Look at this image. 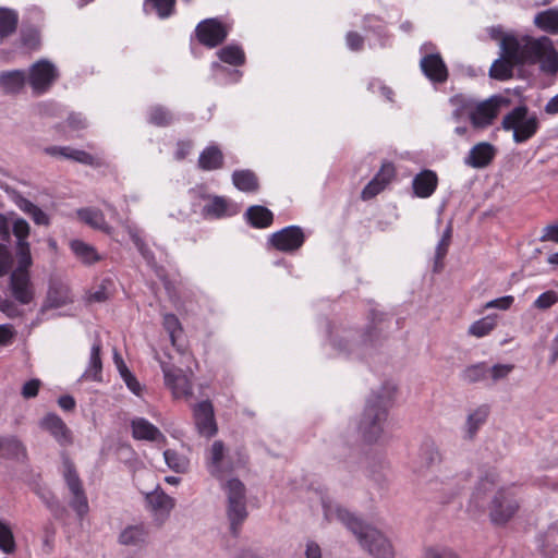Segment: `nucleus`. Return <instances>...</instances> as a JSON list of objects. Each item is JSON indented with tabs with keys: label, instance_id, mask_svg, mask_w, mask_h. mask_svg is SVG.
<instances>
[{
	"label": "nucleus",
	"instance_id": "nucleus-1",
	"mask_svg": "<svg viewBox=\"0 0 558 558\" xmlns=\"http://www.w3.org/2000/svg\"><path fill=\"white\" fill-rule=\"evenodd\" d=\"M500 58L494 61L489 75L499 81L512 77L513 66L539 62L544 71H558V52L547 36L506 35L500 43Z\"/></svg>",
	"mask_w": 558,
	"mask_h": 558
},
{
	"label": "nucleus",
	"instance_id": "nucleus-2",
	"mask_svg": "<svg viewBox=\"0 0 558 558\" xmlns=\"http://www.w3.org/2000/svg\"><path fill=\"white\" fill-rule=\"evenodd\" d=\"M322 505L326 520H338L343 523L355 535L362 548L371 556L374 558H395L393 546L381 531L364 524L329 497H323Z\"/></svg>",
	"mask_w": 558,
	"mask_h": 558
},
{
	"label": "nucleus",
	"instance_id": "nucleus-3",
	"mask_svg": "<svg viewBox=\"0 0 558 558\" xmlns=\"http://www.w3.org/2000/svg\"><path fill=\"white\" fill-rule=\"evenodd\" d=\"M495 485V476L486 475L482 477L470 499V508L482 511L487 505L492 523L505 525L519 511L520 501L517 493L511 487H502L493 494Z\"/></svg>",
	"mask_w": 558,
	"mask_h": 558
},
{
	"label": "nucleus",
	"instance_id": "nucleus-4",
	"mask_svg": "<svg viewBox=\"0 0 558 558\" xmlns=\"http://www.w3.org/2000/svg\"><path fill=\"white\" fill-rule=\"evenodd\" d=\"M453 107L452 118L458 122L468 116L475 130H485L494 124L500 111L508 107L510 100L500 95H494L485 100H476L464 94H458L449 99Z\"/></svg>",
	"mask_w": 558,
	"mask_h": 558
},
{
	"label": "nucleus",
	"instance_id": "nucleus-5",
	"mask_svg": "<svg viewBox=\"0 0 558 558\" xmlns=\"http://www.w3.org/2000/svg\"><path fill=\"white\" fill-rule=\"evenodd\" d=\"M388 404L389 397L381 393H373L367 400L359 424V430L366 441H376L383 434Z\"/></svg>",
	"mask_w": 558,
	"mask_h": 558
},
{
	"label": "nucleus",
	"instance_id": "nucleus-6",
	"mask_svg": "<svg viewBox=\"0 0 558 558\" xmlns=\"http://www.w3.org/2000/svg\"><path fill=\"white\" fill-rule=\"evenodd\" d=\"M61 474L70 494L69 506L83 520L89 512L88 498L73 461L65 454L62 456Z\"/></svg>",
	"mask_w": 558,
	"mask_h": 558
},
{
	"label": "nucleus",
	"instance_id": "nucleus-7",
	"mask_svg": "<svg viewBox=\"0 0 558 558\" xmlns=\"http://www.w3.org/2000/svg\"><path fill=\"white\" fill-rule=\"evenodd\" d=\"M223 489L228 498L227 514L230 521V530L236 536L240 526L247 517L245 487L238 478H231L223 485Z\"/></svg>",
	"mask_w": 558,
	"mask_h": 558
},
{
	"label": "nucleus",
	"instance_id": "nucleus-8",
	"mask_svg": "<svg viewBox=\"0 0 558 558\" xmlns=\"http://www.w3.org/2000/svg\"><path fill=\"white\" fill-rule=\"evenodd\" d=\"M501 126L505 131L513 132L515 143H524L536 133L538 120L534 114L529 116L525 106H519L504 117Z\"/></svg>",
	"mask_w": 558,
	"mask_h": 558
},
{
	"label": "nucleus",
	"instance_id": "nucleus-9",
	"mask_svg": "<svg viewBox=\"0 0 558 558\" xmlns=\"http://www.w3.org/2000/svg\"><path fill=\"white\" fill-rule=\"evenodd\" d=\"M445 469L442 466V454L439 450V447L433 439H425L420 447L418 456H417V466L415 471L424 476L428 477L429 472L437 471L439 474H435L433 477L428 478L429 481H441L449 478L448 474L445 473Z\"/></svg>",
	"mask_w": 558,
	"mask_h": 558
},
{
	"label": "nucleus",
	"instance_id": "nucleus-10",
	"mask_svg": "<svg viewBox=\"0 0 558 558\" xmlns=\"http://www.w3.org/2000/svg\"><path fill=\"white\" fill-rule=\"evenodd\" d=\"M59 77L57 66L47 59H40L28 71L27 81L35 95L47 93Z\"/></svg>",
	"mask_w": 558,
	"mask_h": 558
},
{
	"label": "nucleus",
	"instance_id": "nucleus-11",
	"mask_svg": "<svg viewBox=\"0 0 558 558\" xmlns=\"http://www.w3.org/2000/svg\"><path fill=\"white\" fill-rule=\"evenodd\" d=\"M166 386L172 391L174 398H191L193 396L192 381L182 369L167 363H161Z\"/></svg>",
	"mask_w": 558,
	"mask_h": 558
},
{
	"label": "nucleus",
	"instance_id": "nucleus-12",
	"mask_svg": "<svg viewBox=\"0 0 558 558\" xmlns=\"http://www.w3.org/2000/svg\"><path fill=\"white\" fill-rule=\"evenodd\" d=\"M228 35L227 27L216 19L201 22L196 27V36L201 44L214 48L220 45Z\"/></svg>",
	"mask_w": 558,
	"mask_h": 558
},
{
	"label": "nucleus",
	"instance_id": "nucleus-13",
	"mask_svg": "<svg viewBox=\"0 0 558 558\" xmlns=\"http://www.w3.org/2000/svg\"><path fill=\"white\" fill-rule=\"evenodd\" d=\"M269 241L279 251L293 252L303 245L304 233L300 227L290 226L275 232Z\"/></svg>",
	"mask_w": 558,
	"mask_h": 558
},
{
	"label": "nucleus",
	"instance_id": "nucleus-14",
	"mask_svg": "<svg viewBox=\"0 0 558 558\" xmlns=\"http://www.w3.org/2000/svg\"><path fill=\"white\" fill-rule=\"evenodd\" d=\"M193 417L199 435L213 437L217 433L214 408L209 401H202L193 407Z\"/></svg>",
	"mask_w": 558,
	"mask_h": 558
},
{
	"label": "nucleus",
	"instance_id": "nucleus-15",
	"mask_svg": "<svg viewBox=\"0 0 558 558\" xmlns=\"http://www.w3.org/2000/svg\"><path fill=\"white\" fill-rule=\"evenodd\" d=\"M203 198L208 201L203 207L204 217L221 219L240 213V207L223 196L203 195Z\"/></svg>",
	"mask_w": 558,
	"mask_h": 558
},
{
	"label": "nucleus",
	"instance_id": "nucleus-16",
	"mask_svg": "<svg viewBox=\"0 0 558 558\" xmlns=\"http://www.w3.org/2000/svg\"><path fill=\"white\" fill-rule=\"evenodd\" d=\"M10 289L13 298L21 304H29L34 300L35 291L29 272L12 271Z\"/></svg>",
	"mask_w": 558,
	"mask_h": 558
},
{
	"label": "nucleus",
	"instance_id": "nucleus-17",
	"mask_svg": "<svg viewBox=\"0 0 558 558\" xmlns=\"http://www.w3.org/2000/svg\"><path fill=\"white\" fill-rule=\"evenodd\" d=\"M118 542L126 547L143 548L149 542V529L145 523L126 525L119 534Z\"/></svg>",
	"mask_w": 558,
	"mask_h": 558
},
{
	"label": "nucleus",
	"instance_id": "nucleus-18",
	"mask_svg": "<svg viewBox=\"0 0 558 558\" xmlns=\"http://www.w3.org/2000/svg\"><path fill=\"white\" fill-rule=\"evenodd\" d=\"M222 441L216 440L208 453L207 469L215 477H222L225 473L232 471V463L226 458Z\"/></svg>",
	"mask_w": 558,
	"mask_h": 558
},
{
	"label": "nucleus",
	"instance_id": "nucleus-19",
	"mask_svg": "<svg viewBox=\"0 0 558 558\" xmlns=\"http://www.w3.org/2000/svg\"><path fill=\"white\" fill-rule=\"evenodd\" d=\"M425 76L434 83H444L448 78V69L439 53H429L420 61Z\"/></svg>",
	"mask_w": 558,
	"mask_h": 558
},
{
	"label": "nucleus",
	"instance_id": "nucleus-20",
	"mask_svg": "<svg viewBox=\"0 0 558 558\" xmlns=\"http://www.w3.org/2000/svg\"><path fill=\"white\" fill-rule=\"evenodd\" d=\"M496 156V148L487 142H481L474 145L468 156L464 158V163L475 169L487 167Z\"/></svg>",
	"mask_w": 558,
	"mask_h": 558
},
{
	"label": "nucleus",
	"instance_id": "nucleus-21",
	"mask_svg": "<svg viewBox=\"0 0 558 558\" xmlns=\"http://www.w3.org/2000/svg\"><path fill=\"white\" fill-rule=\"evenodd\" d=\"M41 428L49 432L53 438L61 445L66 446L72 442L70 429L65 423L56 414L46 415L40 422Z\"/></svg>",
	"mask_w": 558,
	"mask_h": 558
},
{
	"label": "nucleus",
	"instance_id": "nucleus-22",
	"mask_svg": "<svg viewBox=\"0 0 558 558\" xmlns=\"http://www.w3.org/2000/svg\"><path fill=\"white\" fill-rule=\"evenodd\" d=\"M146 501L155 515L166 519L175 506V500L161 489L146 495Z\"/></svg>",
	"mask_w": 558,
	"mask_h": 558
},
{
	"label": "nucleus",
	"instance_id": "nucleus-23",
	"mask_svg": "<svg viewBox=\"0 0 558 558\" xmlns=\"http://www.w3.org/2000/svg\"><path fill=\"white\" fill-rule=\"evenodd\" d=\"M0 457L25 462L27 450L16 436H0Z\"/></svg>",
	"mask_w": 558,
	"mask_h": 558
},
{
	"label": "nucleus",
	"instance_id": "nucleus-24",
	"mask_svg": "<svg viewBox=\"0 0 558 558\" xmlns=\"http://www.w3.org/2000/svg\"><path fill=\"white\" fill-rule=\"evenodd\" d=\"M438 183L437 175L432 170H423L415 175L412 182L414 194L417 197H429L436 190Z\"/></svg>",
	"mask_w": 558,
	"mask_h": 558
},
{
	"label": "nucleus",
	"instance_id": "nucleus-25",
	"mask_svg": "<svg viewBox=\"0 0 558 558\" xmlns=\"http://www.w3.org/2000/svg\"><path fill=\"white\" fill-rule=\"evenodd\" d=\"M27 81V75L22 70H12L0 73V87L5 94L20 93Z\"/></svg>",
	"mask_w": 558,
	"mask_h": 558
},
{
	"label": "nucleus",
	"instance_id": "nucleus-26",
	"mask_svg": "<svg viewBox=\"0 0 558 558\" xmlns=\"http://www.w3.org/2000/svg\"><path fill=\"white\" fill-rule=\"evenodd\" d=\"M72 302V294L66 284L62 282H51L47 299L46 307L58 308Z\"/></svg>",
	"mask_w": 558,
	"mask_h": 558
},
{
	"label": "nucleus",
	"instance_id": "nucleus-27",
	"mask_svg": "<svg viewBox=\"0 0 558 558\" xmlns=\"http://www.w3.org/2000/svg\"><path fill=\"white\" fill-rule=\"evenodd\" d=\"M131 426L132 435L135 439L156 441L158 439L165 438L161 432L155 425L143 417L134 418L131 423Z\"/></svg>",
	"mask_w": 558,
	"mask_h": 558
},
{
	"label": "nucleus",
	"instance_id": "nucleus-28",
	"mask_svg": "<svg viewBox=\"0 0 558 558\" xmlns=\"http://www.w3.org/2000/svg\"><path fill=\"white\" fill-rule=\"evenodd\" d=\"M488 414L489 409L487 405H481L474 411H472L466 417L463 427V437L468 440H472L476 436L481 426L484 425V423L486 422Z\"/></svg>",
	"mask_w": 558,
	"mask_h": 558
},
{
	"label": "nucleus",
	"instance_id": "nucleus-29",
	"mask_svg": "<svg viewBox=\"0 0 558 558\" xmlns=\"http://www.w3.org/2000/svg\"><path fill=\"white\" fill-rule=\"evenodd\" d=\"M78 218L94 229L106 233L111 232V227L106 222L104 214L99 209L82 208L77 210Z\"/></svg>",
	"mask_w": 558,
	"mask_h": 558
},
{
	"label": "nucleus",
	"instance_id": "nucleus-30",
	"mask_svg": "<svg viewBox=\"0 0 558 558\" xmlns=\"http://www.w3.org/2000/svg\"><path fill=\"white\" fill-rule=\"evenodd\" d=\"M534 24L537 28L545 33L558 35V10L547 9L545 11L538 12L534 16Z\"/></svg>",
	"mask_w": 558,
	"mask_h": 558
},
{
	"label": "nucleus",
	"instance_id": "nucleus-31",
	"mask_svg": "<svg viewBox=\"0 0 558 558\" xmlns=\"http://www.w3.org/2000/svg\"><path fill=\"white\" fill-rule=\"evenodd\" d=\"M223 155L217 146H209L204 149L198 158L201 169L210 171L222 167Z\"/></svg>",
	"mask_w": 558,
	"mask_h": 558
},
{
	"label": "nucleus",
	"instance_id": "nucleus-32",
	"mask_svg": "<svg viewBox=\"0 0 558 558\" xmlns=\"http://www.w3.org/2000/svg\"><path fill=\"white\" fill-rule=\"evenodd\" d=\"M246 218L255 228H267L271 225L274 215L268 208L254 205L247 209Z\"/></svg>",
	"mask_w": 558,
	"mask_h": 558
},
{
	"label": "nucleus",
	"instance_id": "nucleus-33",
	"mask_svg": "<svg viewBox=\"0 0 558 558\" xmlns=\"http://www.w3.org/2000/svg\"><path fill=\"white\" fill-rule=\"evenodd\" d=\"M101 344L100 341H96L90 350L89 364L86 368L84 376L87 379L99 381L101 379V359H100Z\"/></svg>",
	"mask_w": 558,
	"mask_h": 558
},
{
	"label": "nucleus",
	"instance_id": "nucleus-34",
	"mask_svg": "<svg viewBox=\"0 0 558 558\" xmlns=\"http://www.w3.org/2000/svg\"><path fill=\"white\" fill-rule=\"evenodd\" d=\"M234 186L243 192H254L258 187L256 175L250 170H238L232 174Z\"/></svg>",
	"mask_w": 558,
	"mask_h": 558
},
{
	"label": "nucleus",
	"instance_id": "nucleus-35",
	"mask_svg": "<svg viewBox=\"0 0 558 558\" xmlns=\"http://www.w3.org/2000/svg\"><path fill=\"white\" fill-rule=\"evenodd\" d=\"M497 326V316L487 315L474 323L468 329V333L475 338H483L489 335Z\"/></svg>",
	"mask_w": 558,
	"mask_h": 558
},
{
	"label": "nucleus",
	"instance_id": "nucleus-36",
	"mask_svg": "<svg viewBox=\"0 0 558 558\" xmlns=\"http://www.w3.org/2000/svg\"><path fill=\"white\" fill-rule=\"evenodd\" d=\"M17 21L19 16L14 10L0 8V39L15 32Z\"/></svg>",
	"mask_w": 558,
	"mask_h": 558
},
{
	"label": "nucleus",
	"instance_id": "nucleus-37",
	"mask_svg": "<svg viewBox=\"0 0 558 558\" xmlns=\"http://www.w3.org/2000/svg\"><path fill=\"white\" fill-rule=\"evenodd\" d=\"M175 0H145L144 11H155L160 19H167L174 11Z\"/></svg>",
	"mask_w": 558,
	"mask_h": 558
},
{
	"label": "nucleus",
	"instance_id": "nucleus-38",
	"mask_svg": "<svg viewBox=\"0 0 558 558\" xmlns=\"http://www.w3.org/2000/svg\"><path fill=\"white\" fill-rule=\"evenodd\" d=\"M71 250L83 263L90 264L98 259L95 248L81 240H73L70 243Z\"/></svg>",
	"mask_w": 558,
	"mask_h": 558
},
{
	"label": "nucleus",
	"instance_id": "nucleus-39",
	"mask_svg": "<svg viewBox=\"0 0 558 558\" xmlns=\"http://www.w3.org/2000/svg\"><path fill=\"white\" fill-rule=\"evenodd\" d=\"M218 57L222 62L241 65L245 61L243 50L238 46H226L218 51Z\"/></svg>",
	"mask_w": 558,
	"mask_h": 558
},
{
	"label": "nucleus",
	"instance_id": "nucleus-40",
	"mask_svg": "<svg viewBox=\"0 0 558 558\" xmlns=\"http://www.w3.org/2000/svg\"><path fill=\"white\" fill-rule=\"evenodd\" d=\"M167 465L177 473H184L189 469V460L186 457L179 454L174 450L168 449L163 452Z\"/></svg>",
	"mask_w": 558,
	"mask_h": 558
},
{
	"label": "nucleus",
	"instance_id": "nucleus-41",
	"mask_svg": "<svg viewBox=\"0 0 558 558\" xmlns=\"http://www.w3.org/2000/svg\"><path fill=\"white\" fill-rule=\"evenodd\" d=\"M32 263L29 243H17V267L13 271L28 272Z\"/></svg>",
	"mask_w": 558,
	"mask_h": 558
},
{
	"label": "nucleus",
	"instance_id": "nucleus-42",
	"mask_svg": "<svg viewBox=\"0 0 558 558\" xmlns=\"http://www.w3.org/2000/svg\"><path fill=\"white\" fill-rule=\"evenodd\" d=\"M0 549L5 554H11L15 550L13 532L2 520H0Z\"/></svg>",
	"mask_w": 558,
	"mask_h": 558
},
{
	"label": "nucleus",
	"instance_id": "nucleus-43",
	"mask_svg": "<svg viewBox=\"0 0 558 558\" xmlns=\"http://www.w3.org/2000/svg\"><path fill=\"white\" fill-rule=\"evenodd\" d=\"M37 495L44 501L46 507L58 518L65 512L64 507L60 505L56 496L48 489H38Z\"/></svg>",
	"mask_w": 558,
	"mask_h": 558
},
{
	"label": "nucleus",
	"instance_id": "nucleus-44",
	"mask_svg": "<svg viewBox=\"0 0 558 558\" xmlns=\"http://www.w3.org/2000/svg\"><path fill=\"white\" fill-rule=\"evenodd\" d=\"M172 121V114L161 106L153 107L149 111V122L157 126H166Z\"/></svg>",
	"mask_w": 558,
	"mask_h": 558
},
{
	"label": "nucleus",
	"instance_id": "nucleus-45",
	"mask_svg": "<svg viewBox=\"0 0 558 558\" xmlns=\"http://www.w3.org/2000/svg\"><path fill=\"white\" fill-rule=\"evenodd\" d=\"M488 369L484 363H478L466 367L462 372V379L468 383H476L486 377Z\"/></svg>",
	"mask_w": 558,
	"mask_h": 558
},
{
	"label": "nucleus",
	"instance_id": "nucleus-46",
	"mask_svg": "<svg viewBox=\"0 0 558 558\" xmlns=\"http://www.w3.org/2000/svg\"><path fill=\"white\" fill-rule=\"evenodd\" d=\"M23 209L27 215H29V217L33 219V221L36 225H39V226H48L49 225L50 220H49L48 215L45 211H43L35 204H33L31 202H26Z\"/></svg>",
	"mask_w": 558,
	"mask_h": 558
},
{
	"label": "nucleus",
	"instance_id": "nucleus-47",
	"mask_svg": "<svg viewBox=\"0 0 558 558\" xmlns=\"http://www.w3.org/2000/svg\"><path fill=\"white\" fill-rule=\"evenodd\" d=\"M126 230L138 252L143 255L144 258L149 259L153 254L145 244L144 240L140 236L138 231L130 226L126 227Z\"/></svg>",
	"mask_w": 558,
	"mask_h": 558
},
{
	"label": "nucleus",
	"instance_id": "nucleus-48",
	"mask_svg": "<svg viewBox=\"0 0 558 558\" xmlns=\"http://www.w3.org/2000/svg\"><path fill=\"white\" fill-rule=\"evenodd\" d=\"M558 302L557 292L549 290L542 293L534 302V306L538 310H547Z\"/></svg>",
	"mask_w": 558,
	"mask_h": 558
},
{
	"label": "nucleus",
	"instance_id": "nucleus-49",
	"mask_svg": "<svg viewBox=\"0 0 558 558\" xmlns=\"http://www.w3.org/2000/svg\"><path fill=\"white\" fill-rule=\"evenodd\" d=\"M423 558H459L458 555L447 547H428L424 551Z\"/></svg>",
	"mask_w": 558,
	"mask_h": 558
},
{
	"label": "nucleus",
	"instance_id": "nucleus-50",
	"mask_svg": "<svg viewBox=\"0 0 558 558\" xmlns=\"http://www.w3.org/2000/svg\"><path fill=\"white\" fill-rule=\"evenodd\" d=\"M13 234L17 238V243L27 242L26 239L29 234V225L25 219H16L13 222Z\"/></svg>",
	"mask_w": 558,
	"mask_h": 558
},
{
	"label": "nucleus",
	"instance_id": "nucleus-51",
	"mask_svg": "<svg viewBox=\"0 0 558 558\" xmlns=\"http://www.w3.org/2000/svg\"><path fill=\"white\" fill-rule=\"evenodd\" d=\"M12 263L13 258L10 250L4 244H0V278L8 274Z\"/></svg>",
	"mask_w": 558,
	"mask_h": 558
},
{
	"label": "nucleus",
	"instance_id": "nucleus-52",
	"mask_svg": "<svg viewBox=\"0 0 558 558\" xmlns=\"http://www.w3.org/2000/svg\"><path fill=\"white\" fill-rule=\"evenodd\" d=\"M385 189L379 178H374L362 191L363 199H371Z\"/></svg>",
	"mask_w": 558,
	"mask_h": 558
},
{
	"label": "nucleus",
	"instance_id": "nucleus-53",
	"mask_svg": "<svg viewBox=\"0 0 558 558\" xmlns=\"http://www.w3.org/2000/svg\"><path fill=\"white\" fill-rule=\"evenodd\" d=\"M451 233H452V228L449 225L446 228V230L442 234V238L437 245V248H436V258L437 259H442L445 257V255L447 254V251H448V247H449V244L451 241Z\"/></svg>",
	"mask_w": 558,
	"mask_h": 558
},
{
	"label": "nucleus",
	"instance_id": "nucleus-54",
	"mask_svg": "<svg viewBox=\"0 0 558 558\" xmlns=\"http://www.w3.org/2000/svg\"><path fill=\"white\" fill-rule=\"evenodd\" d=\"M163 326H165L166 330L169 332L171 341L174 344L175 332L181 329L179 319L173 314H166L163 316Z\"/></svg>",
	"mask_w": 558,
	"mask_h": 558
},
{
	"label": "nucleus",
	"instance_id": "nucleus-55",
	"mask_svg": "<svg viewBox=\"0 0 558 558\" xmlns=\"http://www.w3.org/2000/svg\"><path fill=\"white\" fill-rule=\"evenodd\" d=\"M513 301H514V298L512 295H506L502 298H498V299L487 302L484 305V310L498 308V310L506 311V310L510 308Z\"/></svg>",
	"mask_w": 558,
	"mask_h": 558
},
{
	"label": "nucleus",
	"instance_id": "nucleus-56",
	"mask_svg": "<svg viewBox=\"0 0 558 558\" xmlns=\"http://www.w3.org/2000/svg\"><path fill=\"white\" fill-rule=\"evenodd\" d=\"M513 369V365L511 364H496L490 369V376L494 381L506 378Z\"/></svg>",
	"mask_w": 558,
	"mask_h": 558
},
{
	"label": "nucleus",
	"instance_id": "nucleus-57",
	"mask_svg": "<svg viewBox=\"0 0 558 558\" xmlns=\"http://www.w3.org/2000/svg\"><path fill=\"white\" fill-rule=\"evenodd\" d=\"M40 385H41V383L39 379H31V380L26 381L22 387V391H21L22 396L25 399H31V398L36 397L38 395Z\"/></svg>",
	"mask_w": 558,
	"mask_h": 558
},
{
	"label": "nucleus",
	"instance_id": "nucleus-58",
	"mask_svg": "<svg viewBox=\"0 0 558 558\" xmlns=\"http://www.w3.org/2000/svg\"><path fill=\"white\" fill-rule=\"evenodd\" d=\"M15 330L12 325H0V347H7L13 342Z\"/></svg>",
	"mask_w": 558,
	"mask_h": 558
},
{
	"label": "nucleus",
	"instance_id": "nucleus-59",
	"mask_svg": "<svg viewBox=\"0 0 558 558\" xmlns=\"http://www.w3.org/2000/svg\"><path fill=\"white\" fill-rule=\"evenodd\" d=\"M69 159L84 165H94V157L90 154L80 149L72 148L69 155Z\"/></svg>",
	"mask_w": 558,
	"mask_h": 558
},
{
	"label": "nucleus",
	"instance_id": "nucleus-60",
	"mask_svg": "<svg viewBox=\"0 0 558 558\" xmlns=\"http://www.w3.org/2000/svg\"><path fill=\"white\" fill-rule=\"evenodd\" d=\"M395 174V168L391 163L383 165L380 171L375 178H379L380 182L386 186Z\"/></svg>",
	"mask_w": 558,
	"mask_h": 558
},
{
	"label": "nucleus",
	"instance_id": "nucleus-61",
	"mask_svg": "<svg viewBox=\"0 0 558 558\" xmlns=\"http://www.w3.org/2000/svg\"><path fill=\"white\" fill-rule=\"evenodd\" d=\"M541 241H553L558 243V225L545 227L541 236Z\"/></svg>",
	"mask_w": 558,
	"mask_h": 558
},
{
	"label": "nucleus",
	"instance_id": "nucleus-62",
	"mask_svg": "<svg viewBox=\"0 0 558 558\" xmlns=\"http://www.w3.org/2000/svg\"><path fill=\"white\" fill-rule=\"evenodd\" d=\"M109 299V292L107 291L105 286H99L94 292H92L88 296L90 302H105Z\"/></svg>",
	"mask_w": 558,
	"mask_h": 558
},
{
	"label": "nucleus",
	"instance_id": "nucleus-63",
	"mask_svg": "<svg viewBox=\"0 0 558 558\" xmlns=\"http://www.w3.org/2000/svg\"><path fill=\"white\" fill-rule=\"evenodd\" d=\"M69 126L72 130H82L86 126V120L80 113H71L68 118Z\"/></svg>",
	"mask_w": 558,
	"mask_h": 558
},
{
	"label": "nucleus",
	"instance_id": "nucleus-64",
	"mask_svg": "<svg viewBox=\"0 0 558 558\" xmlns=\"http://www.w3.org/2000/svg\"><path fill=\"white\" fill-rule=\"evenodd\" d=\"M304 558H322V549L314 542H307Z\"/></svg>",
	"mask_w": 558,
	"mask_h": 558
}]
</instances>
